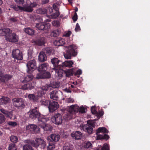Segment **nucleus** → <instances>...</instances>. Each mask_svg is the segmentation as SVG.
Listing matches in <instances>:
<instances>
[{"label": "nucleus", "mask_w": 150, "mask_h": 150, "mask_svg": "<svg viewBox=\"0 0 150 150\" xmlns=\"http://www.w3.org/2000/svg\"><path fill=\"white\" fill-rule=\"evenodd\" d=\"M27 97L30 100L34 102L39 103L40 101V98L34 94H28Z\"/></svg>", "instance_id": "4be33fe9"}, {"label": "nucleus", "mask_w": 150, "mask_h": 150, "mask_svg": "<svg viewBox=\"0 0 150 150\" xmlns=\"http://www.w3.org/2000/svg\"><path fill=\"white\" fill-rule=\"evenodd\" d=\"M28 68L27 72L31 74L36 68V62L35 59L30 60L28 62L27 64Z\"/></svg>", "instance_id": "9d476101"}, {"label": "nucleus", "mask_w": 150, "mask_h": 150, "mask_svg": "<svg viewBox=\"0 0 150 150\" xmlns=\"http://www.w3.org/2000/svg\"><path fill=\"white\" fill-rule=\"evenodd\" d=\"M10 99L6 97H3L0 98V104L6 105L9 103Z\"/></svg>", "instance_id": "c85d7f7f"}, {"label": "nucleus", "mask_w": 150, "mask_h": 150, "mask_svg": "<svg viewBox=\"0 0 150 150\" xmlns=\"http://www.w3.org/2000/svg\"><path fill=\"white\" fill-rule=\"evenodd\" d=\"M35 83L34 82H29L22 85L21 87V88L23 90H31L34 88Z\"/></svg>", "instance_id": "aec40b11"}, {"label": "nucleus", "mask_w": 150, "mask_h": 150, "mask_svg": "<svg viewBox=\"0 0 150 150\" xmlns=\"http://www.w3.org/2000/svg\"><path fill=\"white\" fill-rule=\"evenodd\" d=\"M33 78V75L32 74H30L25 77L24 81L28 82L32 80Z\"/></svg>", "instance_id": "79ce46f5"}, {"label": "nucleus", "mask_w": 150, "mask_h": 150, "mask_svg": "<svg viewBox=\"0 0 150 150\" xmlns=\"http://www.w3.org/2000/svg\"><path fill=\"white\" fill-rule=\"evenodd\" d=\"M45 92L41 91V89H40L38 91L37 95H36V96L39 98H42V97L45 94Z\"/></svg>", "instance_id": "49530a36"}, {"label": "nucleus", "mask_w": 150, "mask_h": 150, "mask_svg": "<svg viewBox=\"0 0 150 150\" xmlns=\"http://www.w3.org/2000/svg\"><path fill=\"white\" fill-rule=\"evenodd\" d=\"M62 68H59L57 69H53L55 71L56 73H57L58 76L60 77H62V76L63 72Z\"/></svg>", "instance_id": "ea45409f"}, {"label": "nucleus", "mask_w": 150, "mask_h": 150, "mask_svg": "<svg viewBox=\"0 0 150 150\" xmlns=\"http://www.w3.org/2000/svg\"><path fill=\"white\" fill-rule=\"evenodd\" d=\"M8 150H17V148L14 144H11L9 145Z\"/></svg>", "instance_id": "de8ad7c7"}, {"label": "nucleus", "mask_w": 150, "mask_h": 150, "mask_svg": "<svg viewBox=\"0 0 150 150\" xmlns=\"http://www.w3.org/2000/svg\"><path fill=\"white\" fill-rule=\"evenodd\" d=\"M13 77V75L9 74H4V70L0 68V83H6Z\"/></svg>", "instance_id": "39448f33"}, {"label": "nucleus", "mask_w": 150, "mask_h": 150, "mask_svg": "<svg viewBox=\"0 0 150 150\" xmlns=\"http://www.w3.org/2000/svg\"><path fill=\"white\" fill-rule=\"evenodd\" d=\"M60 139V136L58 134H52L47 137V139L52 142H56Z\"/></svg>", "instance_id": "6ab92c4d"}, {"label": "nucleus", "mask_w": 150, "mask_h": 150, "mask_svg": "<svg viewBox=\"0 0 150 150\" xmlns=\"http://www.w3.org/2000/svg\"><path fill=\"white\" fill-rule=\"evenodd\" d=\"M60 13L59 11H55V13H54L51 15H48L47 16L48 17H51L52 18H55L59 16Z\"/></svg>", "instance_id": "c03bdc74"}, {"label": "nucleus", "mask_w": 150, "mask_h": 150, "mask_svg": "<svg viewBox=\"0 0 150 150\" xmlns=\"http://www.w3.org/2000/svg\"><path fill=\"white\" fill-rule=\"evenodd\" d=\"M12 55L14 59L18 60H21L23 59V53L18 49L13 50Z\"/></svg>", "instance_id": "f8f14e48"}, {"label": "nucleus", "mask_w": 150, "mask_h": 150, "mask_svg": "<svg viewBox=\"0 0 150 150\" xmlns=\"http://www.w3.org/2000/svg\"><path fill=\"white\" fill-rule=\"evenodd\" d=\"M22 11H23L28 12H31L33 11V9L29 5H27L24 7H22Z\"/></svg>", "instance_id": "f704fd0d"}, {"label": "nucleus", "mask_w": 150, "mask_h": 150, "mask_svg": "<svg viewBox=\"0 0 150 150\" xmlns=\"http://www.w3.org/2000/svg\"><path fill=\"white\" fill-rule=\"evenodd\" d=\"M73 64V62L71 60L66 61L64 62H62V68L64 67H72V65Z\"/></svg>", "instance_id": "2f4dec72"}, {"label": "nucleus", "mask_w": 150, "mask_h": 150, "mask_svg": "<svg viewBox=\"0 0 150 150\" xmlns=\"http://www.w3.org/2000/svg\"><path fill=\"white\" fill-rule=\"evenodd\" d=\"M91 111L92 114H96L98 113L95 106H92L91 108Z\"/></svg>", "instance_id": "680f3d73"}, {"label": "nucleus", "mask_w": 150, "mask_h": 150, "mask_svg": "<svg viewBox=\"0 0 150 150\" xmlns=\"http://www.w3.org/2000/svg\"><path fill=\"white\" fill-rule=\"evenodd\" d=\"M23 150H33L32 147L28 144H25L23 146Z\"/></svg>", "instance_id": "09e8293b"}, {"label": "nucleus", "mask_w": 150, "mask_h": 150, "mask_svg": "<svg viewBox=\"0 0 150 150\" xmlns=\"http://www.w3.org/2000/svg\"><path fill=\"white\" fill-rule=\"evenodd\" d=\"M50 23L44 22L37 24L36 25V27L39 30H47L50 28Z\"/></svg>", "instance_id": "4468645a"}, {"label": "nucleus", "mask_w": 150, "mask_h": 150, "mask_svg": "<svg viewBox=\"0 0 150 150\" xmlns=\"http://www.w3.org/2000/svg\"><path fill=\"white\" fill-rule=\"evenodd\" d=\"M86 108L83 106L80 107L79 108L76 107L75 105L71 106L68 110V113L67 114V117L68 120L74 119L76 117V114L79 112L81 113L85 112Z\"/></svg>", "instance_id": "f03ea898"}, {"label": "nucleus", "mask_w": 150, "mask_h": 150, "mask_svg": "<svg viewBox=\"0 0 150 150\" xmlns=\"http://www.w3.org/2000/svg\"><path fill=\"white\" fill-rule=\"evenodd\" d=\"M50 87H52L53 88H58L60 86V82L58 81H54L51 83L49 85Z\"/></svg>", "instance_id": "72a5a7b5"}, {"label": "nucleus", "mask_w": 150, "mask_h": 150, "mask_svg": "<svg viewBox=\"0 0 150 150\" xmlns=\"http://www.w3.org/2000/svg\"><path fill=\"white\" fill-rule=\"evenodd\" d=\"M83 146L85 149L90 148L92 147V144L89 141H85L82 144Z\"/></svg>", "instance_id": "58836bf2"}, {"label": "nucleus", "mask_w": 150, "mask_h": 150, "mask_svg": "<svg viewBox=\"0 0 150 150\" xmlns=\"http://www.w3.org/2000/svg\"><path fill=\"white\" fill-rule=\"evenodd\" d=\"M6 118L4 115L0 113V124H1L4 122Z\"/></svg>", "instance_id": "8fccbe9b"}, {"label": "nucleus", "mask_w": 150, "mask_h": 150, "mask_svg": "<svg viewBox=\"0 0 150 150\" xmlns=\"http://www.w3.org/2000/svg\"><path fill=\"white\" fill-rule=\"evenodd\" d=\"M36 78L38 79L49 78L50 77V73L45 71L40 72L37 74Z\"/></svg>", "instance_id": "f3484780"}, {"label": "nucleus", "mask_w": 150, "mask_h": 150, "mask_svg": "<svg viewBox=\"0 0 150 150\" xmlns=\"http://www.w3.org/2000/svg\"><path fill=\"white\" fill-rule=\"evenodd\" d=\"M13 101L14 105L18 109H21L25 107L24 102L22 98H14Z\"/></svg>", "instance_id": "6e6552de"}, {"label": "nucleus", "mask_w": 150, "mask_h": 150, "mask_svg": "<svg viewBox=\"0 0 150 150\" xmlns=\"http://www.w3.org/2000/svg\"><path fill=\"white\" fill-rule=\"evenodd\" d=\"M33 51L31 50H28V57L29 59H31L32 57Z\"/></svg>", "instance_id": "0e129e2a"}, {"label": "nucleus", "mask_w": 150, "mask_h": 150, "mask_svg": "<svg viewBox=\"0 0 150 150\" xmlns=\"http://www.w3.org/2000/svg\"><path fill=\"white\" fill-rule=\"evenodd\" d=\"M59 92L61 91L58 89H56L51 91L50 93V98L54 100H57L59 98Z\"/></svg>", "instance_id": "dca6fc26"}, {"label": "nucleus", "mask_w": 150, "mask_h": 150, "mask_svg": "<svg viewBox=\"0 0 150 150\" xmlns=\"http://www.w3.org/2000/svg\"><path fill=\"white\" fill-rule=\"evenodd\" d=\"M50 87V85H45L44 86H42L40 89H41V91H48L49 90V88Z\"/></svg>", "instance_id": "603ef678"}, {"label": "nucleus", "mask_w": 150, "mask_h": 150, "mask_svg": "<svg viewBox=\"0 0 150 150\" xmlns=\"http://www.w3.org/2000/svg\"><path fill=\"white\" fill-rule=\"evenodd\" d=\"M74 71L72 69H68L65 71L66 76L69 77L74 74Z\"/></svg>", "instance_id": "a19ab883"}, {"label": "nucleus", "mask_w": 150, "mask_h": 150, "mask_svg": "<svg viewBox=\"0 0 150 150\" xmlns=\"http://www.w3.org/2000/svg\"><path fill=\"white\" fill-rule=\"evenodd\" d=\"M14 1L17 4L20 5H23L24 2V0H14Z\"/></svg>", "instance_id": "e2e57ef3"}, {"label": "nucleus", "mask_w": 150, "mask_h": 150, "mask_svg": "<svg viewBox=\"0 0 150 150\" xmlns=\"http://www.w3.org/2000/svg\"><path fill=\"white\" fill-rule=\"evenodd\" d=\"M71 135L75 139H79L82 137V134L81 132H73Z\"/></svg>", "instance_id": "bb28decb"}, {"label": "nucleus", "mask_w": 150, "mask_h": 150, "mask_svg": "<svg viewBox=\"0 0 150 150\" xmlns=\"http://www.w3.org/2000/svg\"><path fill=\"white\" fill-rule=\"evenodd\" d=\"M45 38L43 37H40L34 41V44L36 45L41 46L44 45L45 44Z\"/></svg>", "instance_id": "a211bd4d"}, {"label": "nucleus", "mask_w": 150, "mask_h": 150, "mask_svg": "<svg viewBox=\"0 0 150 150\" xmlns=\"http://www.w3.org/2000/svg\"><path fill=\"white\" fill-rule=\"evenodd\" d=\"M29 5L32 8H33L36 7L38 5V4L36 2H33L31 3Z\"/></svg>", "instance_id": "338daca9"}, {"label": "nucleus", "mask_w": 150, "mask_h": 150, "mask_svg": "<svg viewBox=\"0 0 150 150\" xmlns=\"http://www.w3.org/2000/svg\"><path fill=\"white\" fill-rule=\"evenodd\" d=\"M40 127V129H42L45 131H51L52 129V127L51 125L47 124H43L42 125H41Z\"/></svg>", "instance_id": "7c9ffc66"}, {"label": "nucleus", "mask_w": 150, "mask_h": 150, "mask_svg": "<svg viewBox=\"0 0 150 150\" xmlns=\"http://www.w3.org/2000/svg\"><path fill=\"white\" fill-rule=\"evenodd\" d=\"M104 112L103 110H101L100 111H99L98 113L97 116L99 118L102 116L104 114Z\"/></svg>", "instance_id": "69168bd1"}, {"label": "nucleus", "mask_w": 150, "mask_h": 150, "mask_svg": "<svg viewBox=\"0 0 150 150\" xmlns=\"http://www.w3.org/2000/svg\"><path fill=\"white\" fill-rule=\"evenodd\" d=\"M109 145L107 144H104L101 148V150L98 149L97 150H109Z\"/></svg>", "instance_id": "13d9d810"}, {"label": "nucleus", "mask_w": 150, "mask_h": 150, "mask_svg": "<svg viewBox=\"0 0 150 150\" xmlns=\"http://www.w3.org/2000/svg\"><path fill=\"white\" fill-rule=\"evenodd\" d=\"M0 36H5L6 40L13 42H17L19 40L18 36L15 33H12L9 28L0 29Z\"/></svg>", "instance_id": "f257e3e1"}, {"label": "nucleus", "mask_w": 150, "mask_h": 150, "mask_svg": "<svg viewBox=\"0 0 150 150\" xmlns=\"http://www.w3.org/2000/svg\"><path fill=\"white\" fill-rule=\"evenodd\" d=\"M42 51L44 52L45 53L47 56L53 55L54 53V49L51 47L45 48Z\"/></svg>", "instance_id": "393cba45"}, {"label": "nucleus", "mask_w": 150, "mask_h": 150, "mask_svg": "<svg viewBox=\"0 0 150 150\" xmlns=\"http://www.w3.org/2000/svg\"><path fill=\"white\" fill-rule=\"evenodd\" d=\"M9 20L10 23H15L18 21L17 17H11L9 18Z\"/></svg>", "instance_id": "a18cd8bd"}, {"label": "nucleus", "mask_w": 150, "mask_h": 150, "mask_svg": "<svg viewBox=\"0 0 150 150\" xmlns=\"http://www.w3.org/2000/svg\"><path fill=\"white\" fill-rule=\"evenodd\" d=\"M49 67L47 63H44L42 64L38 68V70L39 72L47 71Z\"/></svg>", "instance_id": "5701e85b"}, {"label": "nucleus", "mask_w": 150, "mask_h": 150, "mask_svg": "<svg viewBox=\"0 0 150 150\" xmlns=\"http://www.w3.org/2000/svg\"><path fill=\"white\" fill-rule=\"evenodd\" d=\"M38 60L41 62H43L47 59V55L43 51H41L39 53L38 55Z\"/></svg>", "instance_id": "b1692460"}, {"label": "nucleus", "mask_w": 150, "mask_h": 150, "mask_svg": "<svg viewBox=\"0 0 150 150\" xmlns=\"http://www.w3.org/2000/svg\"><path fill=\"white\" fill-rule=\"evenodd\" d=\"M51 62L53 65V69H57L62 68V61L58 58L54 57L51 59Z\"/></svg>", "instance_id": "0eeeda50"}, {"label": "nucleus", "mask_w": 150, "mask_h": 150, "mask_svg": "<svg viewBox=\"0 0 150 150\" xmlns=\"http://www.w3.org/2000/svg\"><path fill=\"white\" fill-rule=\"evenodd\" d=\"M40 101H39V103H40L41 105L44 106H48L50 103V101L48 100H42V98H40Z\"/></svg>", "instance_id": "e433bc0d"}, {"label": "nucleus", "mask_w": 150, "mask_h": 150, "mask_svg": "<svg viewBox=\"0 0 150 150\" xmlns=\"http://www.w3.org/2000/svg\"><path fill=\"white\" fill-rule=\"evenodd\" d=\"M11 8H13L15 11H22V7L16 5V4H12L10 6Z\"/></svg>", "instance_id": "4c0bfd02"}, {"label": "nucleus", "mask_w": 150, "mask_h": 150, "mask_svg": "<svg viewBox=\"0 0 150 150\" xmlns=\"http://www.w3.org/2000/svg\"><path fill=\"white\" fill-rule=\"evenodd\" d=\"M55 148V145L50 143L49 144V145L47 147V150H54Z\"/></svg>", "instance_id": "864d4df0"}, {"label": "nucleus", "mask_w": 150, "mask_h": 150, "mask_svg": "<svg viewBox=\"0 0 150 150\" xmlns=\"http://www.w3.org/2000/svg\"><path fill=\"white\" fill-rule=\"evenodd\" d=\"M26 130L30 131H40V128L35 125L30 124L27 125L25 128Z\"/></svg>", "instance_id": "2eb2a0df"}, {"label": "nucleus", "mask_w": 150, "mask_h": 150, "mask_svg": "<svg viewBox=\"0 0 150 150\" xmlns=\"http://www.w3.org/2000/svg\"><path fill=\"white\" fill-rule=\"evenodd\" d=\"M65 43L64 40L63 38H57L54 42V44L57 46L63 45Z\"/></svg>", "instance_id": "a878e982"}, {"label": "nucleus", "mask_w": 150, "mask_h": 150, "mask_svg": "<svg viewBox=\"0 0 150 150\" xmlns=\"http://www.w3.org/2000/svg\"><path fill=\"white\" fill-rule=\"evenodd\" d=\"M36 12L38 14H47V10L46 8H40L36 10Z\"/></svg>", "instance_id": "c9c22d12"}, {"label": "nucleus", "mask_w": 150, "mask_h": 150, "mask_svg": "<svg viewBox=\"0 0 150 150\" xmlns=\"http://www.w3.org/2000/svg\"><path fill=\"white\" fill-rule=\"evenodd\" d=\"M96 131H108V130L105 127H100L98 128Z\"/></svg>", "instance_id": "052dcab7"}, {"label": "nucleus", "mask_w": 150, "mask_h": 150, "mask_svg": "<svg viewBox=\"0 0 150 150\" xmlns=\"http://www.w3.org/2000/svg\"><path fill=\"white\" fill-rule=\"evenodd\" d=\"M51 120L53 123L56 125H60L62 122V116L60 114H56L52 117Z\"/></svg>", "instance_id": "9b49d317"}, {"label": "nucleus", "mask_w": 150, "mask_h": 150, "mask_svg": "<svg viewBox=\"0 0 150 150\" xmlns=\"http://www.w3.org/2000/svg\"><path fill=\"white\" fill-rule=\"evenodd\" d=\"M59 107V105L58 103L54 101H50L48 106L49 112H52L57 110Z\"/></svg>", "instance_id": "ddd939ff"}, {"label": "nucleus", "mask_w": 150, "mask_h": 150, "mask_svg": "<svg viewBox=\"0 0 150 150\" xmlns=\"http://www.w3.org/2000/svg\"><path fill=\"white\" fill-rule=\"evenodd\" d=\"M31 145L37 148L39 145L41 146V148L44 149L45 147V142L41 138H36L35 141H32L31 142Z\"/></svg>", "instance_id": "1a4fd4ad"}, {"label": "nucleus", "mask_w": 150, "mask_h": 150, "mask_svg": "<svg viewBox=\"0 0 150 150\" xmlns=\"http://www.w3.org/2000/svg\"><path fill=\"white\" fill-rule=\"evenodd\" d=\"M9 125L14 127L17 125L16 122H14L10 121L8 122Z\"/></svg>", "instance_id": "774afa93"}, {"label": "nucleus", "mask_w": 150, "mask_h": 150, "mask_svg": "<svg viewBox=\"0 0 150 150\" xmlns=\"http://www.w3.org/2000/svg\"><path fill=\"white\" fill-rule=\"evenodd\" d=\"M76 49V46L74 45L69 46L67 50L64 53V55L65 58L66 59H70L72 56H76L77 52L75 50Z\"/></svg>", "instance_id": "7ed1b4c3"}, {"label": "nucleus", "mask_w": 150, "mask_h": 150, "mask_svg": "<svg viewBox=\"0 0 150 150\" xmlns=\"http://www.w3.org/2000/svg\"><path fill=\"white\" fill-rule=\"evenodd\" d=\"M49 120V118L45 116H43L40 114V117L38 118V120L39 122V125L41 126V125L40 124V122H42L43 123H45Z\"/></svg>", "instance_id": "cd10ccee"}, {"label": "nucleus", "mask_w": 150, "mask_h": 150, "mask_svg": "<svg viewBox=\"0 0 150 150\" xmlns=\"http://www.w3.org/2000/svg\"><path fill=\"white\" fill-rule=\"evenodd\" d=\"M59 6V4L57 3L54 4L53 5L52 7L53 9L55 11H59V9L58 8Z\"/></svg>", "instance_id": "6e6d98bb"}, {"label": "nucleus", "mask_w": 150, "mask_h": 150, "mask_svg": "<svg viewBox=\"0 0 150 150\" xmlns=\"http://www.w3.org/2000/svg\"><path fill=\"white\" fill-rule=\"evenodd\" d=\"M25 33L29 35H32L35 33V31L32 28L29 27L26 28L24 29Z\"/></svg>", "instance_id": "473e14b6"}, {"label": "nucleus", "mask_w": 150, "mask_h": 150, "mask_svg": "<svg viewBox=\"0 0 150 150\" xmlns=\"http://www.w3.org/2000/svg\"><path fill=\"white\" fill-rule=\"evenodd\" d=\"M63 149V150H73L72 147L69 144L64 146Z\"/></svg>", "instance_id": "4d7b16f0"}, {"label": "nucleus", "mask_w": 150, "mask_h": 150, "mask_svg": "<svg viewBox=\"0 0 150 150\" xmlns=\"http://www.w3.org/2000/svg\"><path fill=\"white\" fill-rule=\"evenodd\" d=\"M59 33V31L58 30H55L52 31L50 34L51 37H57Z\"/></svg>", "instance_id": "37998d69"}, {"label": "nucleus", "mask_w": 150, "mask_h": 150, "mask_svg": "<svg viewBox=\"0 0 150 150\" xmlns=\"http://www.w3.org/2000/svg\"><path fill=\"white\" fill-rule=\"evenodd\" d=\"M10 140L13 143H16L18 140V139L17 137L12 136L10 137Z\"/></svg>", "instance_id": "3c124183"}, {"label": "nucleus", "mask_w": 150, "mask_h": 150, "mask_svg": "<svg viewBox=\"0 0 150 150\" xmlns=\"http://www.w3.org/2000/svg\"><path fill=\"white\" fill-rule=\"evenodd\" d=\"M95 126L94 121L89 120L87 121L86 125H81L80 128L82 130H83V131H93V129Z\"/></svg>", "instance_id": "20e7f679"}, {"label": "nucleus", "mask_w": 150, "mask_h": 150, "mask_svg": "<svg viewBox=\"0 0 150 150\" xmlns=\"http://www.w3.org/2000/svg\"><path fill=\"white\" fill-rule=\"evenodd\" d=\"M52 25L57 27L60 26V22L59 21L57 20H54L52 22Z\"/></svg>", "instance_id": "5fc2aeb1"}, {"label": "nucleus", "mask_w": 150, "mask_h": 150, "mask_svg": "<svg viewBox=\"0 0 150 150\" xmlns=\"http://www.w3.org/2000/svg\"><path fill=\"white\" fill-rule=\"evenodd\" d=\"M103 132H96V134L97 135L96 140L100 139H108L109 138V136L103 133Z\"/></svg>", "instance_id": "412c9836"}, {"label": "nucleus", "mask_w": 150, "mask_h": 150, "mask_svg": "<svg viewBox=\"0 0 150 150\" xmlns=\"http://www.w3.org/2000/svg\"><path fill=\"white\" fill-rule=\"evenodd\" d=\"M82 73V71L81 69H79L76 72L74 71V74L79 77V75L81 74Z\"/></svg>", "instance_id": "bf43d9fd"}, {"label": "nucleus", "mask_w": 150, "mask_h": 150, "mask_svg": "<svg viewBox=\"0 0 150 150\" xmlns=\"http://www.w3.org/2000/svg\"><path fill=\"white\" fill-rule=\"evenodd\" d=\"M1 112L5 115L7 117L10 118L11 119H13L12 118L13 114L10 112L4 109H0Z\"/></svg>", "instance_id": "c756f323"}, {"label": "nucleus", "mask_w": 150, "mask_h": 150, "mask_svg": "<svg viewBox=\"0 0 150 150\" xmlns=\"http://www.w3.org/2000/svg\"><path fill=\"white\" fill-rule=\"evenodd\" d=\"M28 114L29 118L33 120L36 118L38 119L41 114L39 112L37 107H35L34 109L30 110L28 112Z\"/></svg>", "instance_id": "423d86ee"}]
</instances>
